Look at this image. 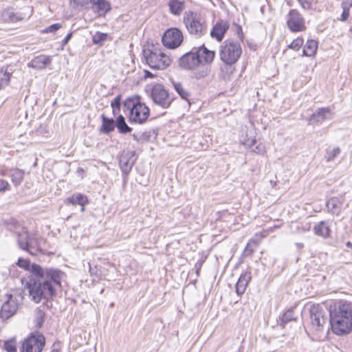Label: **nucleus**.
<instances>
[{
	"label": "nucleus",
	"instance_id": "obj_1",
	"mask_svg": "<svg viewBox=\"0 0 352 352\" xmlns=\"http://www.w3.org/2000/svg\"><path fill=\"white\" fill-rule=\"evenodd\" d=\"M64 273L56 268H45L41 276H27L22 283L28 289L30 299L35 303L47 300L56 294V286H60Z\"/></svg>",
	"mask_w": 352,
	"mask_h": 352
},
{
	"label": "nucleus",
	"instance_id": "obj_2",
	"mask_svg": "<svg viewBox=\"0 0 352 352\" xmlns=\"http://www.w3.org/2000/svg\"><path fill=\"white\" fill-rule=\"evenodd\" d=\"M329 324L333 333L346 335L352 329V305L340 301L329 307Z\"/></svg>",
	"mask_w": 352,
	"mask_h": 352
},
{
	"label": "nucleus",
	"instance_id": "obj_3",
	"mask_svg": "<svg viewBox=\"0 0 352 352\" xmlns=\"http://www.w3.org/2000/svg\"><path fill=\"white\" fill-rule=\"evenodd\" d=\"M215 56L214 51L208 50L204 45L193 47L178 59L179 67L184 70H192L202 64L211 63Z\"/></svg>",
	"mask_w": 352,
	"mask_h": 352
},
{
	"label": "nucleus",
	"instance_id": "obj_4",
	"mask_svg": "<svg viewBox=\"0 0 352 352\" xmlns=\"http://www.w3.org/2000/svg\"><path fill=\"white\" fill-rule=\"evenodd\" d=\"M241 53V47L238 42L226 40L221 45L219 52L220 58L225 63L224 67H221L223 79H229L230 75L234 71L232 65L237 62Z\"/></svg>",
	"mask_w": 352,
	"mask_h": 352
},
{
	"label": "nucleus",
	"instance_id": "obj_5",
	"mask_svg": "<svg viewBox=\"0 0 352 352\" xmlns=\"http://www.w3.org/2000/svg\"><path fill=\"white\" fill-rule=\"evenodd\" d=\"M123 106L130 111L129 120L131 122L144 123L149 116L148 107L144 103L141 102L139 98H128L124 101Z\"/></svg>",
	"mask_w": 352,
	"mask_h": 352
},
{
	"label": "nucleus",
	"instance_id": "obj_6",
	"mask_svg": "<svg viewBox=\"0 0 352 352\" xmlns=\"http://www.w3.org/2000/svg\"><path fill=\"white\" fill-rule=\"evenodd\" d=\"M183 23L191 35L200 38L207 33V24L200 14L187 11L183 16Z\"/></svg>",
	"mask_w": 352,
	"mask_h": 352
},
{
	"label": "nucleus",
	"instance_id": "obj_7",
	"mask_svg": "<svg viewBox=\"0 0 352 352\" xmlns=\"http://www.w3.org/2000/svg\"><path fill=\"white\" fill-rule=\"evenodd\" d=\"M144 58L152 69H164L168 67L172 60L160 49H146L143 50Z\"/></svg>",
	"mask_w": 352,
	"mask_h": 352
},
{
	"label": "nucleus",
	"instance_id": "obj_8",
	"mask_svg": "<svg viewBox=\"0 0 352 352\" xmlns=\"http://www.w3.org/2000/svg\"><path fill=\"white\" fill-rule=\"evenodd\" d=\"M149 96L155 104L163 109L169 108L174 100V98L170 96L165 87L159 83L152 86Z\"/></svg>",
	"mask_w": 352,
	"mask_h": 352
},
{
	"label": "nucleus",
	"instance_id": "obj_9",
	"mask_svg": "<svg viewBox=\"0 0 352 352\" xmlns=\"http://www.w3.org/2000/svg\"><path fill=\"white\" fill-rule=\"evenodd\" d=\"M45 344V338L39 332L31 333L20 347L21 352H42Z\"/></svg>",
	"mask_w": 352,
	"mask_h": 352
},
{
	"label": "nucleus",
	"instance_id": "obj_10",
	"mask_svg": "<svg viewBox=\"0 0 352 352\" xmlns=\"http://www.w3.org/2000/svg\"><path fill=\"white\" fill-rule=\"evenodd\" d=\"M310 329L315 332L323 330L324 325L327 323L325 312L322 307L317 304L313 305L309 308Z\"/></svg>",
	"mask_w": 352,
	"mask_h": 352
},
{
	"label": "nucleus",
	"instance_id": "obj_11",
	"mask_svg": "<svg viewBox=\"0 0 352 352\" xmlns=\"http://www.w3.org/2000/svg\"><path fill=\"white\" fill-rule=\"evenodd\" d=\"M184 39L182 31L177 28H173L167 30L162 38L163 45L169 49H175L182 43Z\"/></svg>",
	"mask_w": 352,
	"mask_h": 352
},
{
	"label": "nucleus",
	"instance_id": "obj_12",
	"mask_svg": "<svg viewBox=\"0 0 352 352\" xmlns=\"http://www.w3.org/2000/svg\"><path fill=\"white\" fill-rule=\"evenodd\" d=\"M287 25L292 32H302L306 29L304 18L296 9L291 10L287 14Z\"/></svg>",
	"mask_w": 352,
	"mask_h": 352
},
{
	"label": "nucleus",
	"instance_id": "obj_13",
	"mask_svg": "<svg viewBox=\"0 0 352 352\" xmlns=\"http://www.w3.org/2000/svg\"><path fill=\"white\" fill-rule=\"evenodd\" d=\"M333 112L329 107L318 108L309 118V124L311 125H320L324 121L332 118Z\"/></svg>",
	"mask_w": 352,
	"mask_h": 352
},
{
	"label": "nucleus",
	"instance_id": "obj_14",
	"mask_svg": "<svg viewBox=\"0 0 352 352\" xmlns=\"http://www.w3.org/2000/svg\"><path fill=\"white\" fill-rule=\"evenodd\" d=\"M18 309V303L15 297L8 295L7 300L2 305L0 311V317L3 320H7L12 317Z\"/></svg>",
	"mask_w": 352,
	"mask_h": 352
},
{
	"label": "nucleus",
	"instance_id": "obj_15",
	"mask_svg": "<svg viewBox=\"0 0 352 352\" xmlns=\"http://www.w3.org/2000/svg\"><path fill=\"white\" fill-rule=\"evenodd\" d=\"M133 156L134 155L133 153L126 152L125 153H122L120 157V168L125 177L129 175L134 165L135 160L133 159Z\"/></svg>",
	"mask_w": 352,
	"mask_h": 352
},
{
	"label": "nucleus",
	"instance_id": "obj_16",
	"mask_svg": "<svg viewBox=\"0 0 352 352\" xmlns=\"http://www.w3.org/2000/svg\"><path fill=\"white\" fill-rule=\"evenodd\" d=\"M16 265L21 267L24 269L25 270L30 272L28 276H41L43 274V270L45 268H42L39 265L36 263H30V260L24 259L23 258H19L16 262Z\"/></svg>",
	"mask_w": 352,
	"mask_h": 352
},
{
	"label": "nucleus",
	"instance_id": "obj_17",
	"mask_svg": "<svg viewBox=\"0 0 352 352\" xmlns=\"http://www.w3.org/2000/svg\"><path fill=\"white\" fill-rule=\"evenodd\" d=\"M229 28V23L227 21L220 20L217 22L210 31V36L218 41H221L226 32Z\"/></svg>",
	"mask_w": 352,
	"mask_h": 352
},
{
	"label": "nucleus",
	"instance_id": "obj_18",
	"mask_svg": "<svg viewBox=\"0 0 352 352\" xmlns=\"http://www.w3.org/2000/svg\"><path fill=\"white\" fill-rule=\"evenodd\" d=\"M264 237L263 232L261 231L259 233H256L254 236L249 241L247 244L244 251L243 255L245 256H250L256 250V248L258 246V245L261 243Z\"/></svg>",
	"mask_w": 352,
	"mask_h": 352
},
{
	"label": "nucleus",
	"instance_id": "obj_19",
	"mask_svg": "<svg viewBox=\"0 0 352 352\" xmlns=\"http://www.w3.org/2000/svg\"><path fill=\"white\" fill-rule=\"evenodd\" d=\"M51 63V58L46 55H39L34 57L29 63L28 67L36 69H43Z\"/></svg>",
	"mask_w": 352,
	"mask_h": 352
},
{
	"label": "nucleus",
	"instance_id": "obj_20",
	"mask_svg": "<svg viewBox=\"0 0 352 352\" xmlns=\"http://www.w3.org/2000/svg\"><path fill=\"white\" fill-rule=\"evenodd\" d=\"M12 72V69L8 65L0 67V89L8 85Z\"/></svg>",
	"mask_w": 352,
	"mask_h": 352
},
{
	"label": "nucleus",
	"instance_id": "obj_21",
	"mask_svg": "<svg viewBox=\"0 0 352 352\" xmlns=\"http://www.w3.org/2000/svg\"><path fill=\"white\" fill-rule=\"evenodd\" d=\"M250 280V276L248 273L241 274L236 283V293L241 296L244 294L246 287Z\"/></svg>",
	"mask_w": 352,
	"mask_h": 352
},
{
	"label": "nucleus",
	"instance_id": "obj_22",
	"mask_svg": "<svg viewBox=\"0 0 352 352\" xmlns=\"http://www.w3.org/2000/svg\"><path fill=\"white\" fill-rule=\"evenodd\" d=\"M91 4L93 8L100 16H104L111 10L110 3L106 0H98V2H94Z\"/></svg>",
	"mask_w": 352,
	"mask_h": 352
},
{
	"label": "nucleus",
	"instance_id": "obj_23",
	"mask_svg": "<svg viewBox=\"0 0 352 352\" xmlns=\"http://www.w3.org/2000/svg\"><path fill=\"white\" fill-rule=\"evenodd\" d=\"M294 307H291L287 309L281 316L279 317L278 323L279 325L283 328L285 327V325L292 321H296L297 317L294 314Z\"/></svg>",
	"mask_w": 352,
	"mask_h": 352
},
{
	"label": "nucleus",
	"instance_id": "obj_24",
	"mask_svg": "<svg viewBox=\"0 0 352 352\" xmlns=\"http://www.w3.org/2000/svg\"><path fill=\"white\" fill-rule=\"evenodd\" d=\"M65 203L66 204H78L81 206H85L89 203V199L87 196L80 193H76L73 195L72 197H68L66 199Z\"/></svg>",
	"mask_w": 352,
	"mask_h": 352
},
{
	"label": "nucleus",
	"instance_id": "obj_25",
	"mask_svg": "<svg viewBox=\"0 0 352 352\" xmlns=\"http://www.w3.org/2000/svg\"><path fill=\"white\" fill-rule=\"evenodd\" d=\"M102 119V126L100 128V131L104 133H109L113 131L116 126V121L112 118H108L104 114L101 116Z\"/></svg>",
	"mask_w": 352,
	"mask_h": 352
},
{
	"label": "nucleus",
	"instance_id": "obj_26",
	"mask_svg": "<svg viewBox=\"0 0 352 352\" xmlns=\"http://www.w3.org/2000/svg\"><path fill=\"white\" fill-rule=\"evenodd\" d=\"M25 172L23 170L19 168H12L10 170V177L12 179V182L15 186H19L21 184L24 179Z\"/></svg>",
	"mask_w": 352,
	"mask_h": 352
},
{
	"label": "nucleus",
	"instance_id": "obj_27",
	"mask_svg": "<svg viewBox=\"0 0 352 352\" xmlns=\"http://www.w3.org/2000/svg\"><path fill=\"white\" fill-rule=\"evenodd\" d=\"M206 65L207 64L200 65L196 69H192L191 77L197 80L203 79L206 77L210 72L209 67L206 66Z\"/></svg>",
	"mask_w": 352,
	"mask_h": 352
},
{
	"label": "nucleus",
	"instance_id": "obj_28",
	"mask_svg": "<svg viewBox=\"0 0 352 352\" xmlns=\"http://www.w3.org/2000/svg\"><path fill=\"white\" fill-rule=\"evenodd\" d=\"M170 12L174 15H179L184 10L185 6L182 0H170L168 2Z\"/></svg>",
	"mask_w": 352,
	"mask_h": 352
},
{
	"label": "nucleus",
	"instance_id": "obj_29",
	"mask_svg": "<svg viewBox=\"0 0 352 352\" xmlns=\"http://www.w3.org/2000/svg\"><path fill=\"white\" fill-rule=\"evenodd\" d=\"M314 232L318 236L327 238L329 236L330 229L326 222L320 221L314 226Z\"/></svg>",
	"mask_w": 352,
	"mask_h": 352
},
{
	"label": "nucleus",
	"instance_id": "obj_30",
	"mask_svg": "<svg viewBox=\"0 0 352 352\" xmlns=\"http://www.w3.org/2000/svg\"><path fill=\"white\" fill-rule=\"evenodd\" d=\"M171 84L175 91L178 94L182 99L189 101L190 93L184 88V85L181 82L173 80Z\"/></svg>",
	"mask_w": 352,
	"mask_h": 352
},
{
	"label": "nucleus",
	"instance_id": "obj_31",
	"mask_svg": "<svg viewBox=\"0 0 352 352\" xmlns=\"http://www.w3.org/2000/svg\"><path fill=\"white\" fill-rule=\"evenodd\" d=\"M326 206L331 213L338 214L341 210L342 203L338 198L332 197L327 201Z\"/></svg>",
	"mask_w": 352,
	"mask_h": 352
},
{
	"label": "nucleus",
	"instance_id": "obj_32",
	"mask_svg": "<svg viewBox=\"0 0 352 352\" xmlns=\"http://www.w3.org/2000/svg\"><path fill=\"white\" fill-rule=\"evenodd\" d=\"M116 126L120 133L126 134L130 133L132 131V128L129 126L125 121V118L123 116L120 115L116 120Z\"/></svg>",
	"mask_w": 352,
	"mask_h": 352
},
{
	"label": "nucleus",
	"instance_id": "obj_33",
	"mask_svg": "<svg viewBox=\"0 0 352 352\" xmlns=\"http://www.w3.org/2000/svg\"><path fill=\"white\" fill-rule=\"evenodd\" d=\"M318 48V43L315 40H308L303 48V55L306 56H314Z\"/></svg>",
	"mask_w": 352,
	"mask_h": 352
},
{
	"label": "nucleus",
	"instance_id": "obj_34",
	"mask_svg": "<svg viewBox=\"0 0 352 352\" xmlns=\"http://www.w3.org/2000/svg\"><path fill=\"white\" fill-rule=\"evenodd\" d=\"M109 37L108 34L100 32H96L92 36V41L94 44L102 46Z\"/></svg>",
	"mask_w": 352,
	"mask_h": 352
},
{
	"label": "nucleus",
	"instance_id": "obj_35",
	"mask_svg": "<svg viewBox=\"0 0 352 352\" xmlns=\"http://www.w3.org/2000/svg\"><path fill=\"white\" fill-rule=\"evenodd\" d=\"M28 234L27 233L20 234L18 236V244L20 248L25 250H28L29 241Z\"/></svg>",
	"mask_w": 352,
	"mask_h": 352
},
{
	"label": "nucleus",
	"instance_id": "obj_36",
	"mask_svg": "<svg viewBox=\"0 0 352 352\" xmlns=\"http://www.w3.org/2000/svg\"><path fill=\"white\" fill-rule=\"evenodd\" d=\"M3 348L7 352H16V339L12 338L10 340L5 341Z\"/></svg>",
	"mask_w": 352,
	"mask_h": 352
},
{
	"label": "nucleus",
	"instance_id": "obj_37",
	"mask_svg": "<svg viewBox=\"0 0 352 352\" xmlns=\"http://www.w3.org/2000/svg\"><path fill=\"white\" fill-rule=\"evenodd\" d=\"M111 106L114 115L117 114L120 111L121 107V96L118 95L116 96L111 103Z\"/></svg>",
	"mask_w": 352,
	"mask_h": 352
},
{
	"label": "nucleus",
	"instance_id": "obj_38",
	"mask_svg": "<svg viewBox=\"0 0 352 352\" xmlns=\"http://www.w3.org/2000/svg\"><path fill=\"white\" fill-rule=\"evenodd\" d=\"M303 43L304 41L302 37H297L287 46V47L293 50L298 51L302 46Z\"/></svg>",
	"mask_w": 352,
	"mask_h": 352
},
{
	"label": "nucleus",
	"instance_id": "obj_39",
	"mask_svg": "<svg viewBox=\"0 0 352 352\" xmlns=\"http://www.w3.org/2000/svg\"><path fill=\"white\" fill-rule=\"evenodd\" d=\"M45 314L43 311H38L37 316L35 320L36 327L41 328L43 326L45 320Z\"/></svg>",
	"mask_w": 352,
	"mask_h": 352
},
{
	"label": "nucleus",
	"instance_id": "obj_40",
	"mask_svg": "<svg viewBox=\"0 0 352 352\" xmlns=\"http://www.w3.org/2000/svg\"><path fill=\"white\" fill-rule=\"evenodd\" d=\"M74 8L84 7L89 5V0H69Z\"/></svg>",
	"mask_w": 352,
	"mask_h": 352
},
{
	"label": "nucleus",
	"instance_id": "obj_41",
	"mask_svg": "<svg viewBox=\"0 0 352 352\" xmlns=\"http://www.w3.org/2000/svg\"><path fill=\"white\" fill-rule=\"evenodd\" d=\"M340 153V148L339 147H335L332 151L328 153L327 156V161L331 162Z\"/></svg>",
	"mask_w": 352,
	"mask_h": 352
},
{
	"label": "nucleus",
	"instance_id": "obj_42",
	"mask_svg": "<svg viewBox=\"0 0 352 352\" xmlns=\"http://www.w3.org/2000/svg\"><path fill=\"white\" fill-rule=\"evenodd\" d=\"M10 19L12 22H17L23 20L25 16L22 13H11L9 16Z\"/></svg>",
	"mask_w": 352,
	"mask_h": 352
},
{
	"label": "nucleus",
	"instance_id": "obj_43",
	"mask_svg": "<svg viewBox=\"0 0 352 352\" xmlns=\"http://www.w3.org/2000/svg\"><path fill=\"white\" fill-rule=\"evenodd\" d=\"M60 28L61 25L60 23H54L46 28L44 30V32H54L56 30H59Z\"/></svg>",
	"mask_w": 352,
	"mask_h": 352
},
{
	"label": "nucleus",
	"instance_id": "obj_44",
	"mask_svg": "<svg viewBox=\"0 0 352 352\" xmlns=\"http://www.w3.org/2000/svg\"><path fill=\"white\" fill-rule=\"evenodd\" d=\"M297 1L304 10H310L312 7V3L309 0H297Z\"/></svg>",
	"mask_w": 352,
	"mask_h": 352
},
{
	"label": "nucleus",
	"instance_id": "obj_45",
	"mask_svg": "<svg viewBox=\"0 0 352 352\" xmlns=\"http://www.w3.org/2000/svg\"><path fill=\"white\" fill-rule=\"evenodd\" d=\"M349 10L342 8V12L340 15V17L338 19V20L341 21H346L349 19Z\"/></svg>",
	"mask_w": 352,
	"mask_h": 352
},
{
	"label": "nucleus",
	"instance_id": "obj_46",
	"mask_svg": "<svg viewBox=\"0 0 352 352\" xmlns=\"http://www.w3.org/2000/svg\"><path fill=\"white\" fill-rule=\"evenodd\" d=\"M10 184L9 183L2 179H0V192H4L9 189Z\"/></svg>",
	"mask_w": 352,
	"mask_h": 352
},
{
	"label": "nucleus",
	"instance_id": "obj_47",
	"mask_svg": "<svg viewBox=\"0 0 352 352\" xmlns=\"http://www.w3.org/2000/svg\"><path fill=\"white\" fill-rule=\"evenodd\" d=\"M140 142L148 141L150 138V133L147 131L140 133Z\"/></svg>",
	"mask_w": 352,
	"mask_h": 352
},
{
	"label": "nucleus",
	"instance_id": "obj_48",
	"mask_svg": "<svg viewBox=\"0 0 352 352\" xmlns=\"http://www.w3.org/2000/svg\"><path fill=\"white\" fill-rule=\"evenodd\" d=\"M342 8H345L350 10L352 8V0H343L341 3Z\"/></svg>",
	"mask_w": 352,
	"mask_h": 352
},
{
	"label": "nucleus",
	"instance_id": "obj_49",
	"mask_svg": "<svg viewBox=\"0 0 352 352\" xmlns=\"http://www.w3.org/2000/svg\"><path fill=\"white\" fill-rule=\"evenodd\" d=\"M72 36V32L67 34V36L64 38V39L62 41V45L64 46V45H67V43L69 42V41L71 39Z\"/></svg>",
	"mask_w": 352,
	"mask_h": 352
},
{
	"label": "nucleus",
	"instance_id": "obj_50",
	"mask_svg": "<svg viewBox=\"0 0 352 352\" xmlns=\"http://www.w3.org/2000/svg\"><path fill=\"white\" fill-rule=\"evenodd\" d=\"M154 76H155V74H153L151 72L147 71V70H144V78H153Z\"/></svg>",
	"mask_w": 352,
	"mask_h": 352
},
{
	"label": "nucleus",
	"instance_id": "obj_51",
	"mask_svg": "<svg viewBox=\"0 0 352 352\" xmlns=\"http://www.w3.org/2000/svg\"><path fill=\"white\" fill-rule=\"evenodd\" d=\"M132 137H133V140H135L138 142H140V133H133L132 135Z\"/></svg>",
	"mask_w": 352,
	"mask_h": 352
},
{
	"label": "nucleus",
	"instance_id": "obj_52",
	"mask_svg": "<svg viewBox=\"0 0 352 352\" xmlns=\"http://www.w3.org/2000/svg\"><path fill=\"white\" fill-rule=\"evenodd\" d=\"M237 34L241 40H242V28L241 26H237Z\"/></svg>",
	"mask_w": 352,
	"mask_h": 352
},
{
	"label": "nucleus",
	"instance_id": "obj_53",
	"mask_svg": "<svg viewBox=\"0 0 352 352\" xmlns=\"http://www.w3.org/2000/svg\"><path fill=\"white\" fill-rule=\"evenodd\" d=\"M195 267H197V274L199 275V270H200L201 267V264L197 263H196Z\"/></svg>",
	"mask_w": 352,
	"mask_h": 352
},
{
	"label": "nucleus",
	"instance_id": "obj_54",
	"mask_svg": "<svg viewBox=\"0 0 352 352\" xmlns=\"http://www.w3.org/2000/svg\"><path fill=\"white\" fill-rule=\"evenodd\" d=\"M270 184L272 186V188H274L276 185V180L271 179L270 181Z\"/></svg>",
	"mask_w": 352,
	"mask_h": 352
},
{
	"label": "nucleus",
	"instance_id": "obj_55",
	"mask_svg": "<svg viewBox=\"0 0 352 352\" xmlns=\"http://www.w3.org/2000/svg\"><path fill=\"white\" fill-rule=\"evenodd\" d=\"M296 247L298 248V249H302L303 247H304V245L302 243H296Z\"/></svg>",
	"mask_w": 352,
	"mask_h": 352
},
{
	"label": "nucleus",
	"instance_id": "obj_56",
	"mask_svg": "<svg viewBox=\"0 0 352 352\" xmlns=\"http://www.w3.org/2000/svg\"><path fill=\"white\" fill-rule=\"evenodd\" d=\"M346 246L349 248L352 249V243L351 241H347L346 243Z\"/></svg>",
	"mask_w": 352,
	"mask_h": 352
},
{
	"label": "nucleus",
	"instance_id": "obj_57",
	"mask_svg": "<svg viewBox=\"0 0 352 352\" xmlns=\"http://www.w3.org/2000/svg\"><path fill=\"white\" fill-rule=\"evenodd\" d=\"M77 172L78 173H83L84 170L82 168H78Z\"/></svg>",
	"mask_w": 352,
	"mask_h": 352
},
{
	"label": "nucleus",
	"instance_id": "obj_58",
	"mask_svg": "<svg viewBox=\"0 0 352 352\" xmlns=\"http://www.w3.org/2000/svg\"><path fill=\"white\" fill-rule=\"evenodd\" d=\"M94 2H98V0H89V3H94Z\"/></svg>",
	"mask_w": 352,
	"mask_h": 352
},
{
	"label": "nucleus",
	"instance_id": "obj_59",
	"mask_svg": "<svg viewBox=\"0 0 352 352\" xmlns=\"http://www.w3.org/2000/svg\"><path fill=\"white\" fill-rule=\"evenodd\" d=\"M261 11L262 13L264 12V6H261Z\"/></svg>",
	"mask_w": 352,
	"mask_h": 352
},
{
	"label": "nucleus",
	"instance_id": "obj_60",
	"mask_svg": "<svg viewBox=\"0 0 352 352\" xmlns=\"http://www.w3.org/2000/svg\"><path fill=\"white\" fill-rule=\"evenodd\" d=\"M51 352H60L58 349H53Z\"/></svg>",
	"mask_w": 352,
	"mask_h": 352
},
{
	"label": "nucleus",
	"instance_id": "obj_61",
	"mask_svg": "<svg viewBox=\"0 0 352 352\" xmlns=\"http://www.w3.org/2000/svg\"><path fill=\"white\" fill-rule=\"evenodd\" d=\"M80 210H81V212H84L85 211V206H81Z\"/></svg>",
	"mask_w": 352,
	"mask_h": 352
},
{
	"label": "nucleus",
	"instance_id": "obj_62",
	"mask_svg": "<svg viewBox=\"0 0 352 352\" xmlns=\"http://www.w3.org/2000/svg\"><path fill=\"white\" fill-rule=\"evenodd\" d=\"M272 231V227L267 228V231Z\"/></svg>",
	"mask_w": 352,
	"mask_h": 352
}]
</instances>
